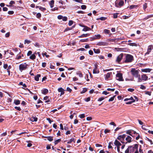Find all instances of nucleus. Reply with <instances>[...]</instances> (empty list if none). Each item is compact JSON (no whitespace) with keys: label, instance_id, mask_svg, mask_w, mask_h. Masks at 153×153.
Masks as SVG:
<instances>
[{"label":"nucleus","instance_id":"nucleus-13","mask_svg":"<svg viewBox=\"0 0 153 153\" xmlns=\"http://www.w3.org/2000/svg\"><path fill=\"white\" fill-rule=\"evenodd\" d=\"M40 54L39 52H36V51L35 53H34L33 54H32L31 56H30L29 57H36V55H38V56L39 57L40 56Z\"/></svg>","mask_w":153,"mask_h":153},{"label":"nucleus","instance_id":"nucleus-50","mask_svg":"<svg viewBox=\"0 0 153 153\" xmlns=\"http://www.w3.org/2000/svg\"><path fill=\"white\" fill-rule=\"evenodd\" d=\"M79 117L81 118H83L85 117V114H82L79 115Z\"/></svg>","mask_w":153,"mask_h":153},{"label":"nucleus","instance_id":"nucleus-46","mask_svg":"<svg viewBox=\"0 0 153 153\" xmlns=\"http://www.w3.org/2000/svg\"><path fill=\"white\" fill-rule=\"evenodd\" d=\"M73 23H74V21H72V20H70L69 21V23H68V25L69 26H71V25H72V24H73Z\"/></svg>","mask_w":153,"mask_h":153},{"label":"nucleus","instance_id":"nucleus-10","mask_svg":"<svg viewBox=\"0 0 153 153\" xmlns=\"http://www.w3.org/2000/svg\"><path fill=\"white\" fill-rule=\"evenodd\" d=\"M131 137L129 136H127V137H126L125 140L127 141L126 142H125V144H127V143H130L131 142Z\"/></svg>","mask_w":153,"mask_h":153},{"label":"nucleus","instance_id":"nucleus-34","mask_svg":"<svg viewBox=\"0 0 153 153\" xmlns=\"http://www.w3.org/2000/svg\"><path fill=\"white\" fill-rule=\"evenodd\" d=\"M61 141V139H57V140H56L54 142L55 145H56L59 142H60Z\"/></svg>","mask_w":153,"mask_h":153},{"label":"nucleus","instance_id":"nucleus-62","mask_svg":"<svg viewBox=\"0 0 153 153\" xmlns=\"http://www.w3.org/2000/svg\"><path fill=\"white\" fill-rule=\"evenodd\" d=\"M134 90L133 88H129L128 89V91H129L132 92L134 91Z\"/></svg>","mask_w":153,"mask_h":153},{"label":"nucleus","instance_id":"nucleus-38","mask_svg":"<svg viewBox=\"0 0 153 153\" xmlns=\"http://www.w3.org/2000/svg\"><path fill=\"white\" fill-rule=\"evenodd\" d=\"M153 17V15H150L147 16L145 17V18L144 19L146 20L149 18H151Z\"/></svg>","mask_w":153,"mask_h":153},{"label":"nucleus","instance_id":"nucleus-54","mask_svg":"<svg viewBox=\"0 0 153 153\" xmlns=\"http://www.w3.org/2000/svg\"><path fill=\"white\" fill-rule=\"evenodd\" d=\"M140 88L143 90H145L146 89V87L143 85H140Z\"/></svg>","mask_w":153,"mask_h":153},{"label":"nucleus","instance_id":"nucleus-36","mask_svg":"<svg viewBox=\"0 0 153 153\" xmlns=\"http://www.w3.org/2000/svg\"><path fill=\"white\" fill-rule=\"evenodd\" d=\"M47 137V140L49 141H51L53 140V137L48 136Z\"/></svg>","mask_w":153,"mask_h":153},{"label":"nucleus","instance_id":"nucleus-2","mask_svg":"<svg viewBox=\"0 0 153 153\" xmlns=\"http://www.w3.org/2000/svg\"><path fill=\"white\" fill-rule=\"evenodd\" d=\"M132 75L135 78H138V82H141L142 79L140 78V76L139 74V71L137 70H136L135 68H132L131 71Z\"/></svg>","mask_w":153,"mask_h":153},{"label":"nucleus","instance_id":"nucleus-58","mask_svg":"<svg viewBox=\"0 0 153 153\" xmlns=\"http://www.w3.org/2000/svg\"><path fill=\"white\" fill-rule=\"evenodd\" d=\"M39 9L42 11H44L46 10V8L43 7L41 6L40 7Z\"/></svg>","mask_w":153,"mask_h":153},{"label":"nucleus","instance_id":"nucleus-43","mask_svg":"<svg viewBox=\"0 0 153 153\" xmlns=\"http://www.w3.org/2000/svg\"><path fill=\"white\" fill-rule=\"evenodd\" d=\"M116 95H114L113 97H111L109 99L108 101L109 102H111V101H113L114 100V98L116 97Z\"/></svg>","mask_w":153,"mask_h":153},{"label":"nucleus","instance_id":"nucleus-11","mask_svg":"<svg viewBox=\"0 0 153 153\" xmlns=\"http://www.w3.org/2000/svg\"><path fill=\"white\" fill-rule=\"evenodd\" d=\"M97 65H95L94 68L93 69V74H98L99 73V71L97 68Z\"/></svg>","mask_w":153,"mask_h":153},{"label":"nucleus","instance_id":"nucleus-48","mask_svg":"<svg viewBox=\"0 0 153 153\" xmlns=\"http://www.w3.org/2000/svg\"><path fill=\"white\" fill-rule=\"evenodd\" d=\"M19 85H22L23 87H27V85L25 83H23L22 82H20L19 84Z\"/></svg>","mask_w":153,"mask_h":153},{"label":"nucleus","instance_id":"nucleus-17","mask_svg":"<svg viewBox=\"0 0 153 153\" xmlns=\"http://www.w3.org/2000/svg\"><path fill=\"white\" fill-rule=\"evenodd\" d=\"M48 92V90L46 88H44L42 90V93L45 95Z\"/></svg>","mask_w":153,"mask_h":153},{"label":"nucleus","instance_id":"nucleus-53","mask_svg":"<svg viewBox=\"0 0 153 153\" xmlns=\"http://www.w3.org/2000/svg\"><path fill=\"white\" fill-rule=\"evenodd\" d=\"M110 130L107 129H106L104 130V132L105 134H106L107 133H109L110 132Z\"/></svg>","mask_w":153,"mask_h":153},{"label":"nucleus","instance_id":"nucleus-7","mask_svg":"<svg viewBox=\"0 0 153 153\" xmlns=\"http://www.w3.org/2000/svg\"><path fill=\"white\" fill-rule=\"evenodd\" d=\"M27 65H25L23 64H20L19 66V69L20 71L25 70L27 68Z\"/></svg>","mask_w":153,"mask_h":153},{"label":"nucleus","instance_id":"nucleus-6","mask_svg":"<svg viewBox=\"0 0 153 153\" xmlns=\"http://www.w3.org/2000/svg\"><path fill=\"white\" fill-rule=\"evenodd\" d=\"M95 37H90V40L91 41H92L96 39H99L101 37V36L100 34L95 35Z\"/></svg>","mask_w":153,"mask_h":153},{"label":"nucleus","instance_id":"nucleus-16","mask_svg":"<svg viewBox=\"0 0 153 153\" xmlns=\"http://www.w3.org/2000/svg\"><path fill=\"white\" fill-rule=\"evenodd\" d=\"M82 27H84V28L82 29V31H86L91 30V28L88 27L87 26H83Z\"/></svg>","mask_w":153,"mask_h":153},{"label":"nucleus","instance_id":"nucleus-33","mask_svg":"<svg viewBox=\"0 0 153 153\" xmlns=\"http://www.w3.org/2000/svg\"><path fill=\"white\" fill-rule=\"evenodd\" d=\"M88 40H89V39H88V38H87V39H81L80 40L79 42H87L88 41Z\"/></svg>","mask_w":153,"mask_h":153},{"label":"nucleus","instance_id":"nucleus-51","mask_svg":"<svg viewBox=\"0 0 153 153\" xmlns=\"http://www.w3.org/2000/svg\"><path fill=\"white\" fill-rule=\"evenodd\" d=\"M118 13H115L113 14V18L114 19H116L117 18L118 16Z\"/></svg>","mask_w":153,"mask_h":153},{"label":"nucleus","instance_id":"nucleus-59","mask_svg":"<svg viewBox=\"0 0 153 153\" xmlns=\"http://www.w3.org/2000/svg\"><path fill=\"white\" fill-rule=\"evenodd\" d=\"M32 54V52L31 51H29L27 53V55L28 56H30Z\"/></svg>","mask_w":153,"mask_h":153},{"label":"nucleus","instance_id":"nucleus-56","mask_svg":"<svg viewBox=\"0 0 153 153\" xmlns=\"http://www.w3.org/2000/svg\"><path fill=\"white\" fill-rule=\"evenodd\" d=\"M81 8L82 9L85 10L86 8V6L85 5H83L81 6Z\"/></svg>","mask_w":153,"mask_h":153},{"label":"nucleus","instance_id":"nucleus-60","mask_svg":"<svg viewBox=\"0 0 153 153\" xmlns=\"http://www.w3.org/2000/svg\"><path fill=\"white\" fill-rule=\"evenodd\" d=\"M14 13V12L13 11H9L8 12V13L9 15H12Z\"/></svg>","mask_w":153,"mask_h":153},{"label":"nucleus","instance_id":"nucleus-57","mask_svg":"<svg viewBox=\"0 0 153 153\" xmlns=\"http://www.w3.org/2000/svg\"><path fill=\"white\" fill-rule=\"evenodd\" d=\"M84 100L85 101L88 102L90 101V97H88V98H85L84 99Z\"/></svg>","mask_w":153,"mask_h":153},{"label":"nucleus","instance_id":"nucleus-55","mask_svg":"<svg viewBox=\"0 0 153 153\" xmlns=\"http://www.w3.org/2000/svg\"><path fill=\"white\" fill-rule=\"evenodd\" d=\"M62 20L64 21H66L67 20L68 18L66 16H63Z\"/></svg>","mask_w":153,"mask_h":153},{"label":"nucleus","instance_id":"nucleus-41","mask_svg":"<svg viewBox=\"0 0 153 153\" xmlns=\"http://www.w3.org/2000/svg\"><path fill=\"white\" fill-rule=\"evenodd\" d=\"M111 144H113L112 142H110L108 144V149H112V147L111 146Z\"/></svg>","mask_w":153,"mask_h":153},{"label":"nucleus","instance_id":"nucleus-31","mask_svg":"<svg viewBox=\"0 0 153 153\" xmlns=\"http://www.w3.org/2000/svg\"><path fill=\"white\" fill-rule=\"evenodd\" d=\"M132 131H133V130H128L127 131H126V133L133 137V136L132 135V134L131 133Z\"/></svg>","mask_w":153,"mask_h":153},{"label":"nucleus","instance_id":"nucleus-63","mask_svg":"<svg viewBox=\"0 0 153 153\" xmlns=\"http://www.w3.org/2000/svg\"><path fill=\"white\" fill-rule=\"evenodd\" d=\"M104 99H105V98H104V97H100L98 99V101H102V100H103Z\"/></svg>","mask_w":153,"mask_h":153},{"label":"nucleus","instance_id":"nucleus-42","mask_svg":"<svg viewBox=\"0 0 153 153\" xmlns=\"http://www.w3.org/2000/svg\"><path fill=\"white\" fill-rule=\"evenodd\" d=\"M104 32L106 34H109L110 33V31L109 30L107 29H105L104 30Z\"/></svg>","mask_w":153,"mask_h":153},{"label":"nucleus","instance_id":"nucleus-64","mask_svg":"<svg viewBox=\"0 0 153 153\" xmlns=\"http://www.w3.org/2000/svg\"><path fill=\"white\" fill-rule=\"evenodd\" d=\"M147 4L146 3H145L143 5V8L144 9H145L147 7Z\"/></svg>","mask_w":153,"mask_h":153},{"label":"nucleus","instance_id":"nucleus-15","mask_svg":"<svg viewBox=\"0 0 153 153\" xmlns=\"http://www.w3.org/2000/svg\"><path fill=\"white\" fill-rule=\"evenodd\" d=\"M122 59L123 58H117L116 61L119 64H122L123 63V61H122Z\"/></svg>","mask_w":153,"mask_h":153},{"label":"nucleus","instance_id":"nucleus-19","mask_svg":"<svg viewBox=\"0 0 153 153\" xmlns=\"http://www.w3.org/2000/svg\"><path fill=\"white\" fill-rule=\"evenodd\" d=\"M58 91L61 92L60 96L64 94V90L62 88H60L58 89Z\"/></svg>","mask_w":153,"mask_h":153},{"label":"nucleus","instance_id":"nucleus-14","mask_svg":"<svg viewBox=\"0 0 153 153\" xmlns=\"http://www.w3.org/2000/svg\"><path fill=\"white\" fill-rule=\"evenodd\" d=\"M114 144L117 147H120L121 145V143L117 140H115Z\"/></svg>","mask_w":153,"mask_h":153},{"label":"nucleus","instance_id":"nucleus-39","mask_svg":"<svg viewBox=\"0 0 153 153\" xmlns=\"http://www.w3.org/2000/svg\"><path fill=\"white\" fill-rule=\"evenodd\" d=\"M76 74L78 75L80 77H83V75L82 73L80 71H79Z\"/></svg>","mask_w":153,"mask_h":153},{"label":"nucleus","instance_id":"nucleus-8","mask_svg":"<svg viewBox=\"0 0 153 153\" xmlns=\"http://www.w3.org/2000/svg\"><path fill=\"white\" fill-rule=\"evenodd\" d=\"M123 56H125L126 57H133V56L130 54H124V55L123 53L120 54L117 57H123Z\"/></svg>","mask_w":153,"mask_h":153},{"label":"nucleus","instance_id":"nucleus-5","mask_svg":"<svg viewBox=\"0 0 153 153\" xmlns=\"http://www.w3.org/2000/svg\"><path fill=\"white\" fill-rule=\"evenodd\" d=\"M117 79L119 81H123L122 74L121 73H117L116 75Z\"/></svg>","mask_w":153,"mask_h":153},{"label":"nucleus","instance_id":"nucleus-49","mask_svg":"<svg viewBox=\"0 0 153 153\" xmlns=\"http://www.w3.org/2000/svg\"><path fill=\"white\" fill-rule=\"evenodd\" d=\"M36 17L38 18H39L41 17V14L40 13H38L36 14Z\"/></svg>","mask_w":153,"mask_h":153},{"label":"nucleus","instance_id":"nucleus-47","mask_svg":"<svg viewBox=\"0 0 153 153\" xmlns=\"http://www.w3.org/2000/svg\"><path fill=\"white\" fill-rule=\"evenodd\" d=\"M31 42V41L29 40H28L27 39H25V40L24 43L25 44H29Z\"/></svg>","mask_w":153,"mask_h":153},{"label":"nucleus","instance_id":"nucleus-3","mask_svg":"<svg viewBox=\"0 0 153 153\" xmlns=\"http://www.w3.org/2000/svg\"><path fill=\"white\" fill-rule=\"evenodd\" d=\"M124 4V2L122 0H117L115 2V6L118 8H120Z\"/></svg>","mask_w":153,"mask_h":153},{"label":"nucleus","instance_id":"nucleus-22","mask_svg":"<svg viewBox=\"0 0 153 153\" xmlns=\"http://www.w3.org/2000/svg\"><path fill=\"white\" fill-rule=\"evenodd\" d=\"M44 100H45V102H50V100L48 96H45L44 98Z\"/></svg>","mask_w":153,"mask_h":153},{"label":"nucleus","instance_id":"nucleus-25","mask_svg":"<svg viewBox=\"0 0 153 153\" xmlns=\"http://www.w3.org/2000/svg\"><path fill=\"white\" fill-rule=\"evenodd\" d=\"M138 7V5H130L129 7L130 9H134V8H135L136 9Z\"/></svg>","mask_w":153,"mask_h":153},{"label":"nucleus","instance_id":"nucleus-32","mask_svg":"<svg viewBox=\"0 0 153 153\" xmlns=\"http://www.w3.org/2000/svg\"><path fill=\"white\" fill-rule=\"evenodd\" d=\"M107 19L106 17H100L99 18H98L97 19V20H100L101 21H104L105 20Z\"/></svg>","mask_w":153,"mask_h":153},{"label":"nucleus","instance_id":"nucleus-27","mask_svg":"<svg viewBox=\"0 0 153 153\" xmlns=\"http://www.w3.org/2000/svg\"><path fill=\"white\" fill-rule=\"evenodd\" d=\"M54 1L53 0H51L49 3V4L50 5L51 8H53L54 6Z\"/></svg>","mask_w":153,"mask_h":153},{"label":"nucleus","instance_id":"nucleus-4","mask_svg":"<svg viewBox=\"0 0 153 153\" xmlns=\"http://www.w3.org/2000/svg\"><path fill=\"white\" fill-rule=\"evenodd\" d=\"M126 135L125 134H123L119 135L117 139L119 140L122 144H124L125 142H124L125 140V138L126 137Z\"/></svg>","mask_w":153,"mask_h":153},{"label":"nucleus","instance_id":"nucleus-24","mask_svg":"<svg viewBox=\"0 0 153 153\" xmlns=\"http://www.w3.org/2000/svg\"><path fill=\"white\" fill-rule=\"evenodd\" d=\"M75 139L74 138V137H73L71 138L69 141L67 143L68 144H70L72 142H73L74 143H75Z\"/></svg>","mask_w":153,"mask_h":153},{"label":"nucleus","instance_id":"nucleus-37","mask_svg":"<svg viewBox=\"0 0 153 153\" xmlns=\"http://www.w3.org/2000/svg\"><path fill=\"white\" fill-rule=\"evenodd\" d=\"M87 91V88H83L82 90L81 91V94H83L86 92Z\"/></svg>","mask_w":153,"mask_h":153},{"label":"nucleus","instance_id":"nucleus-30","mask_svg":"<svg viewBox=\"0 0 153 153\" xmlns=\"http://www.w3.org/2000/svg\"><path fill=\"white\" fill-rule=\"evenodd\" d=\"M41 76V75L40 74H38L34 77L35 80L36 81H38L39 80V78Z\"/></svg>","mask_w":153,"mask_h":153},{"label":"nucleus","instance_id":"nucleus-35","mask_svg":"<svg viewBox=\"0 0 153 153\" xmlns=\"http://www.w3.org/2000/svg\"><path fill=\"white\" fill-rule=\"evenodd\" d=\"M93 50L95 53H100V50L98 49H95V48H94L93 49Z\"/></svg>","mask_w":153,"mask_h":153},{"label":"nucleus","instance_id":"nucleus-18","mask_svg":"<svg viewBox=\"0 0 153 153\" xmlns=\"http://www.w3.org/2000/svg\"><path fill=\"white\" fill-rule=\"evenodd\" d=\"M141 77L142 78V79H142V81L143 80H144V81H146L148 79V77L145 74H143V75H142Z\"/></svg>","mask_w":153,"mask_h":153},{"label":"nucleus","instance_id":"nucleus-52","mask_svg":"<svg viewBox=\"0 0 153 153\" xmlns=\"http://www.w3.org/2000/svg\"><path fill=\"white\" fill-rule=\"evenodd\" d=\"M14 108L16 110L19 111H21V108L19 107L15 106V107Z\"/></svg>","mask_w":153,"mask_h":153},{"label":"nucleus","instance_id":"nucleus-21","mask_svg":"<svg viewBox=\"0 0 153 153\" xmlns=\"http://www.w3.org/2000/svg\"><path fill=\"white\" fill-rule=\"evenodd\" d=\"M152 70V69L150 68H146L144 69H142V71L143 72H149Z\"/></svg>","mask_w":153,"mask_h":153},{"label":"nucleus","instance_id":"nucleus-45","mask_svg":"<svg viewBox=\"0 0 153 153\" xmlns=\"http://www.w3.org/2000/svg\"><path fill=\"white\" fill-rule=\"evenodd\" d=\"M135 102V100H133V101H131L127 102H126V104H131L132 103L134 102Z\"/></svg>","mask_w":153,"mask_h":153},{"label":"nucleus","instance_id":"nucleus-40","mask_svg":"<svg viewBox=\"0 0 153 153\" xmlns=\"http://www.w3.org/2000/svg\"><path fill=\"white\" fill-rule=\"evenodd\" d=\"M42 54L43 57H44L45 56L46 57H49L50 56L48 55H47V53L46 52H45L44 53H42Z\"/></svg>","mask_w":153,"mask_h":153},{"label":"nucleus","instance_id":"nucleus-29","mask_svg":"<svg viewBox=\"0 0 153 153\" xmlns=\"http://www.w3.org/2000/svg\"><path fill=\"white\" fill-rule=\"evenodd\" d=\"M38 118L35 117H32L30 119V120L32 122H36Z\"/></svg>","mask_w":153,"mask_h":153},{"label":"nucleus","instance_id":"nucleus-61","mask_svg":"<svg viewBox=\"0 0 153 153\" xmlns=\"http://www.w3.org/2000/svg\"><path fill=\"white\" fill-rule=\"evenodd\" d=\"M58 10V7H55L54 8L51 9V10L52 11H55L56 10Z\"/></svg>","mask_w":153,"mask_h":153},{"label":"nucleus","instance_id":"nucleus-1","mask_svg":"<svg viewBox=\"0 0 153 153\" xmlns=\"http://www.w3.org/2000/svg\"><path fill=\"white\" fill-rule=\"evenodd\" d=\"M139 144H135L129 146L125 150V153H138V147Z\"/></svg>","mask_w":153,"mask_h":153},{"label":"nucleus","instance_id":"nucleus-12","mask_svg":"<svg viewBox=\"0 0 153 153\" xmlns=\"http://www.w3.org/2000/svg\"><path fill=\"white\" fill-rule=\"evenodd\" d=\"M134 60V58H126V60H123L124 63H128L132 62Z\"/></svg>","mask_w":153,"mask_h":153},{"label":"nucleus","instance_id":"nucleus-44","mask_svg":"<svg viewBox=\"0 0 153 153\" xmlns=\"http://www.w3.org/2000/svg\"><path fill=\"white\" fill-rule=\"evenodd\" d=\"M128 45L132 46H137V44L134 43H129L128 44Z\"/></svg>","mask_w":153,"mask_h":153},{"label":"nucleus","instance_id":"nucleus-26","mask_svg":"<svg viewBox=\"0 0 153 153\" xmlns=\"http://www.w3.org/2000/svg\"><path fill=\"white\" fill-rule=\"evenodd\" d=\"M106 43L105 42H98L97 45H98L101 46V45H106Z\"/></svg>","mask_w":153,"mask_h":153},{"label":"nucleus","instance_id":"nucleus-20","mask_svg":"<svg viewBox=\"0 0 153 153\" xmlns=\"http://www.w3.org/2000/svg\"><path fill=\"white\" fill-rule=\"evenodd\" d=\"M90 35L89 33L83 34L80 36H78L79 38L86 37L89 36Z\"/></svg>","mask_w":153,"mask_h":153},{"label":"nucleus","instance_id":"nucleus-9","mask_svg":"<svg viewBox=\"0 0 153 153\" xmlns=\"http://www.w3.org/2000/svg\"><path fill=\"white\" fill-rule=\"evenodd\" d=\"M153 49V46L152 45H150L148 46L147 52L145 53V55L149 54L151 52V51Z\"/></svg>","mask_w":153,"mask_h":153},{"label":"nucleus","instance_id":"nucleus-23","mask_svg":"<svg viewBox=\"0 0 153 153\" xmlns=\"http://www.w3.org/2000/svg\"><path fill=\"white\" fill-rule=\"evenodd\" d=\"M112 74L111 72H108L105 75V79H108L110 76L111 74Z\"/></svg>","mask_w":153,"mask_h":153},{"label":"nucleus","instance_id":"nucleus-28","mask_svg":"<svg viewBox=\"0 0 153 153\" xmlns=\"http://www.w3.org/2000/svg\"><path fill=\"white\" fill-rule=\"evenodd\" d=\"M14 103L16 105H18L20 103V101L19 100H15L14 101Z\"/></svg>","mask_w":153,"mask_h":153}]
</instances>
